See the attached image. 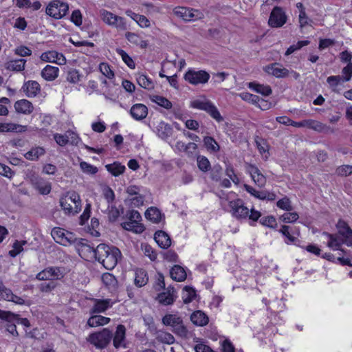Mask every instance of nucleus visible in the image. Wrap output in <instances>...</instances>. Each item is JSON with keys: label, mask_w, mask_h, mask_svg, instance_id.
Here are the masks:
<instances>
[{"label": "nucleus", "mask_w": 352, "mask_h": 352, "mask_svg": "<svg viewBox=\"0 0 352 352\" xmlns=\"http://www.w3.org/2000/svg\"><path fill=\"white\" fill-rule=\"evenodd\" d=\"M255 198L260 200L274 201L276 198V195L274 192L266 190H258Z\"/></svg>", "instance_id": "obj_50"}, {"label": "nucleus", "mask_w": 352, "mask_h": 352, "mask_svg": "<svg viewBox=\"0 0 352 352\" xmlns=\"http://www.w3.org/2000/svg\"><path fill=\"white\" fill-rule=\"evenodd\" d=\"M59 203L65 214L75 215L81 210V199L75 191H69L63 195Z\"/></svg>", "instance_id": "obj_3"}, {"label": "nucleus", "mask_w": 352, "mask_h": 352, "mask_svg": "<svg viewBox=\"0 0 352 352\" xmlns=\"http://www.w3.org/2000/svg\"><path fill=\"white\" fill-rule=\"evenodd\" d=\"M287 16L282 8L276 6L272 10L268 24L271 28H278L283 27L287 22Z\"/></svg>", "instance_id": "obj_12"}, {"label": "nucleus", "mask_w": 352, "mask_h": 352, "mask_svg": "<svg viewBox=\"0 0 352 352\" xmlns=\"http://www.w3.org/2000/svg\"><path fill=\"white\" fill-rule=\"evenodd\" d=\"M80 167L82 170L87 174L94 175L98 172V168L86 162H82L80 163Z\"/></svg>", "instance_id": "obj_59"}, {"label": "nucleus", "mask_w": 352, "mask_h": 352, "mask_svg": "<svg viewBox=\"0 0 352 352\" xmlns=\"http://www.w3.org/2000/svg\"><path fill=\"white\" fill-rule=\"evenodd\" d=\"M101 20L107 25L114 28L119 31H126L129 29L126 19L113 14L104 9L99 11Z\"/></svg>", "instance_id": "obj_4"}, {"label": "nucleus", "mask_w": 352, "mask_h": 352, "mask_svg": "<svg viewBox=\"0 0 352 352\" xmlns=\"http://www.w3.org/2000/svg\"><path fill=\"white\" fill-rule=\"evenodd\" d=\"M154 239L158 245L163 249H167L171 245L170 236L162 230H158L155 233Z\"/></svg>", "instance_id": "obj_27"}, {"label": "nucleus", "mask_w": 352, "mask_h": 352, "mask_svg": "<svg viewBox=\"0 0 352 352\" xmlns=\"http://www.w3.org/2000/svg\"><path fill=\"white\" fill-rule=\"evenodd\" d=\"M299 218V215L297 212H287L281 215L279 219L285 223H290L296 221Z\"/></svg>", "instance_id": "obj_53"}, {"label": "nucleus", "mask_w": 352, "mask_h": 352, "mask_svg": "<svg viewBox=\"0 0 352 352\" xmlns=\"http://www.w3.org/2000/svg\"><path fill=\"white\" fill-rule=\"evenodd\" d=\"M125 38L129 42L144 49L148 45L146 41L143 40L140 35L134 32H128L125 34Z\"/></svg>", "instance_id": "obj_36"}, {"label": "nucleus", "mask_w": 352, "mask_h": 352, "mask_svg": "<svg viewBox=\"0 0 352 352\" xmlns=\"http://www.w3.org/2000/svg\"><path fill=\"white\" fill-rule=\"evenodd\" d=\"M157 338L160 342L166 343L168 344L173 343L175 341L174 337L170 333L165 332V331L158 332Z\"/></svg>", "instance_id": "obj_55"}, {"label": "nucleus", "mask_w": 352, "mask_h": 352, "mask_svg": "<svg viewBox=\"0 0 352 352\" xmlns=\"http://www.w3.org/2000/svg\"><path fill=\"white\" fill-rule=\"evenodd\" d=\"M102 280L107 286H115L117 283L115 276L110 273H104L102 276Z\"/></svg>", "instance_id": "obj_58"}, {"label": "nucleus", "mask_w": 352, "mask_h": 352, "mask_svg": "<svg viewBox=\"0 0 352 352\" xmlns=\"http://www.w3.org/2000/svg\"><path fill=\"white\" fill-rule=\"evenodd\" d=\"M112 338V333L107 328H104L100 331L90 334L87 340L97 349H102L107 346Z\"/></svg>", "instance_id": "obj_8"}, {"label": "nucleus", "mask_w": 352, "mask_h": 352, "mask_svg": "<svg viewBox=\"0 0 352 352\" xmlns=\"http://www.w3.org/2000/svg\"><path fill=\"white\" fill-rule=\"evenodd\" d=\"M54 241L62 245L69 246L76 243L78 241L76 235L60 228H54L51 232Z\"/></svg>", "instance_id": "obj_9"}, {"label": "nucleus", "mask_w": 352, "mask_h": 352, "mask_svg": "<svg viewBox=\"0 0 352 352\" xmlns=\"http://www.w3.org/2000/svg\"><path fill=\"white\" fill-rule=\"evenodd\" d=\"M264 70L268 74L272 75L276 78H285L289 74V71L288 69L283 67L277 63L267 65Z\"/></svg>", "instance_id": "obj_21"}, {"label": "nucleus", "mask_w": 352, "mask_h": 352, "mask_svg": "<svg viewBox=\"0 0 352 352\" xmlns=\"http://www.w3.org/2000/svg\"><path fill=\"white\" fill-rule=\"evenodd\" d=\"M136 80L140 87L146 89L151 90L155 87L154 82L143 74H138L136 77Z\"/></svg>", "instance_id": "obj_39"}, {"label": "nucleus", "mask_w": 352, "mask_h": 352, "mask_svg": "<svg viewBox=\"0 0 352 352\" xmlns=\"http://www.w3.org/2000/svg\"><path fill=\"white\" fill-rule=\"evenodd\" d=\"M197 164L199 169L203 172H207L210 168V163L205 156L199 155L197 158Z\"/></svg>", "instance_id": "obj_51"}, {"label": "nucleus", "mask_w": 352, "mask_h": 352, "mask_svg": "<svg viewBox=\"0 0 352 352\" xmlns=\"http://www.w3.org/2000/svg\"><path fill=\"white\" fill-rule=\"evenodd\" d=\"M279 232L284 236L286 239L285 243L297 245L298 236L300 235V229L296 226L283 225L280 227Z\"/></svg>", "instance_id": "obj_15"}, {"label": "nucleus", "mask_w": 352, "mask_h": 352, "mask_svg": "<svg viewBox=\"0 0 352 352\" xmlns=\"http://www.w3.org/2000/svg\"><path fill=\"white\" fill-rule=\"evenodd\" d=\"M184 79L194 85L205 84L210 79V74L204 70L188 69L184 75Z\"/></svg>", "instance_id": "obj_11"}, {"label": "nucleus", "mask_w": 352, "mask_h": 352, "mask_svg": "<svg viewBox=\"0 0 352 352\" xmlns=\"http://www.w3.org/2000/svg\"><path fill=\"white\" fill-rule=\"evenodd\" d=\"M105 168L112 175L118 177L124 173L126 168L120 162H115L113 164H107Z\"/></svg>", "instance_id": "obj_41"}, {"label": "nucleus", "mask_w": 352, "mask_h": 352, "mask_svg": "<svg viewBox=\"0 0 352 352\" xmlns=\"http://www.w3.org/2000/svg\"><path fill=\"white\" fill-rule=\"evenodd\" d=\"M96 258L108 270H113L121 258L118 248L104 243L99 244L96 248Z\"/></svg>", "instance_id": "obj_1"}, {"label": "nucleus", "mask_w": 352, "mask_h": 352, "mask_svg": "<svg viewBox=\"0 0 352 352\" xmlns=\"http://www.w3.org/2000/svg\"><path fill=\"white\" fill-rule=\"evenodd\" d=\"M126 193L130 196H136L141 192H145L146 190L144 188L135 185L129 186L126 189Z\"/></svg>", "instance_id": "obj_60"}, {"label": "nucleus", "mask_w": 352, "mask_h": 352, "mask_svg": "<svg viewBox=\"0 0 352 352\" xmlns=\"http://www.w3.org/2000/svg\"><path fill=\"white\" fill-rule=\"evenodd\" d=\"M81 78V75L77 69H72L67 72L66 79L71 83H78Z\"/></svg>", "instance_id": "obj_54"}, {"label": "nucleus", "mask_w": 352, "mask_h": 352, "mask_svg": "<svg viewBox=\"0 0 352 352\" xmlns=\"http://www.w3.org/2000/svg\"><path fill=\"white\" fill-rule=\"evenodd\" d=\"M122 228L129 231H132L137 234L142 233L145 228L141 222L130 221L122 223Z\"/></svg>", "instance_id": "obj_34"}, {"label": "nucleus", "mask_w": 352, "mask_h": 352, "mask_svg": "<svg viewBox=\"0 0 352 352\" xmlns=\"http://www.w3.org/2000/svg\"><path fill=\"white\" fill-rule=\"evenodd\" d=\"M276 206L279 208L286 211H291L292 210L291 201L287 197H284L278 200L276 203Z\"/></svg>", "instance_id": "obj_62"}, {"label": "nucleus", "mask_w": 352, "mask_h": 352, "mask_svg": "<svg viewBox=\"0 0 352 352\" xmlns=\"http://www.w3.org/2000/svg\"><path fill=\"white\" fill-rule=\"evenodd\" d=\"M337 228L340 235L351 241L352 240V230L349 227L345 221L339 220L337 223Z\"/></svg>", "instance_id": "obj_42"}, {"label": "nucleus", "mask_w": 352, "mask_h": 352, "mask_svg": "<svg viewBox=\"0 0 352 352\" xmlns=\"http://www.w3.org/2000/svg\"><path fill=\"white\" fill-rule=\"evenodd\" d=\"M196 296L195 290L190 287L185 286L182 290V297L185 304L191 302Z\"/></svg>", "instance_id": "obj_44"}, {"label": "nucleus", "mask_w": 352, "mask_h": 352, "mask_svg": "<svg viewBox=\"0 0 352 352\" xmlns=\"http://www.w3.org/2000/svg\"><path fill=\"white\" fill-rule=\"evenodd\" d=\"M51 281L55 280H60L65 276V270L63 267L52 266L48 267Z\"/></svg>", "instance_id": "obj_45"}, {"label": "nucleus", "mask_w": 352, "mask_h": 352, "mask_svg": "<svg viewBox=\"0 0 352 352\" xmlns=\"http://www.w3.org/2000/svg\"><path fill=\"white\" fill-rule=\"evenodd\" d=\"M230 212L237 219L242 220L248 218L256 221L261 217V212L254 209L250 210L241 199H236L229 202Z\"/></svg>", "instance_id": "obj_2"}, {"label": "nucleus", "mask_w": 352, "mask_h": 352, "mask_svg": "<svg viewBox=\"0 0 352 352\" xmlns=\"http://www.w3.org/2000/svg\"><path fill=\"white\" fill-rule=\"evenodd\" d=\"M162 322L166 326H170L173 328L175 333L182 338H186L188 331L184 326L183 320L180 316L177 314H166L162 318Z\"/></svg>", "instance_id": "obj_5"}, {"label": "nucleus", "mask_w": 352, "mask_h": 352, "mask_svg": "<svg viewBox=\"0 0 352 352\" xmlns=\"http://www.w3.org/2000/svg\"><path fill=\"white\" fill-rule=\"evenodd\" d=\"M170 131V128L168 124H166L164 122H162L159 125L158 128V135L162 138L165 139L169 136Z\"/></svg>", "instance_id": "obj_61"}, {"label": "nucleus", "mask_w": 352, "mask_h": 352, "mask_svg": "<svg viewBox=\"0 0 352 352\" xmlns=\"http://www.w3.org/2000/svg\"><path fill=\"white\" fill-rule=\"evenodd\" d=\"M176 298V291L173 287H168L166 292L160 294L157 296L158 301L164 305H169L174 302Z\"/></svg>", "instance_id": "obj_24"}, {"label": "nucleus", "mask_w": 352, "mask_h": 352, "mask_svg": "<svg viewBox=\"0 0 352 352\" xmlns=\"http://www.w3.org/2000/svg\"><path fill=\"white\" fill-rule=\"evenodd\" d=\"M22 89L26 96L32 98L35 97L39 94L41 91V86L39 83L35 80H28L23 84Z\"/></svg>", "instance_id": "obj_23"}, {"label": "nucleus", "mask_w": 352, "mask_h": 352, "mask_svg": "<svg viewBox=\"0 0 352 352\" xmlns=\"http://www.w3.org/2000/svg\"><path fill=\"white\" fill-rule=\"evenodd\" d=\"M59 74V69L57 67L50 65H46L41 71V75L45 80L53 81Z\"/></svg>", "instance_id": "obj_28"}, {"label": "nucleus", "mask_w": 352, "mask_h": 352, "mask_svg": "<svg viewBox=\"0 0 352 352\" xmlns=\"http://www.w3.org/2000/svg\"><path fill=\"white\" fill-rule=\"evenodd\" d=\"M190 107L207 112L213 119L218 122L223 121V117L216 106L209 100L197 99L191 102Z\"/></svg>", "instance_id": "obj_6"}, {"label": "nucleus", "mask_w": 352, "mask_h": 352, "mask_svg": "<svg viewBox=\"0 0 352 352\" xmlns=\"http://www.w3.org/2000/svg\"><path fill=\"white\" fill-rule=\"evenodd\" d=\"M69 11L67 3L61 0H52L47 4L45 13L55 19H60L65 16Z\"/></svg>", "instance_id": "obj_7"}, {"label": "nucleus", "mask_w": 352, "mask_h": 352, "mask_svg": "<svg viewBox=\"0 0 352 352\" xmlns=\"http://www.w3.org/2000/svg\"><path fill=\"white\" fill-rule=\"evenodd\" d=\"M14 108L18 113L26 115L30 114L34 110L32 102L25 99L16 101L14 103Z\"/></svg>", "instance_id": "obj_29"}, {"label": "nucleus", "mask_w": 352, "mask_h": 352, "mask_svg": "<svg viewBox=\"0 0 352 352\" xmlns=\"http://www.w3.org/2000/svg\"><path fill=\"white\" fill-rule=\"evenodd\" d=\"M99 69L107 78L113 79L114 78V72L112 71L109 64L106 63H100L99 65Z\"/></svg>", "instance_id": "obj_56"}, {"label": "nucleus", "mask_w": 352, "mask_h": 352, "mask_svg": "<svg viewBox=\"0 0 352 352\" xmlns=\"http://www.w3.org/2000/svg\"><path fill=\"white\" fill-rule=\"evenodd\" d=\"M135 274L134 283L137 287H142L147 284L148 278L144 270L138 269Z\"/></svg>", "instance_id": "obj_38"}, {"label": "nucleus", "mask_w": 352, "mask_h": 352, "mask_svg": "<svg viewBox=\"0 0 352 352\" xmlns=\"http://www.w3.org/2000/svg\"><path fill=\"white\" fill-rule=\"evenodd\" d=\"M30 183L33 188L42 195H49L52 190V184L38 175H32L30 177Z\"/></svg>", "instance_id": "obj_14"}, {"label": "nucleus", "mask_w": 352, "mask_h": 352, "mask_svg": "<svg viewBox=\"0 0 352 352\" xmlns=\"http://www.w3.org/2000/svg\"><path fill=\"white\" fill-rule=\"evenodd\" d=\"M0 319L6 320L8 322H16L26 327H30V323L27 318H20L19 315L10 311L0 309Z\"/></svg>", "instance_id": "obj_19"}, {"label": "nucleus", "mask_w": 352, "mask_h": 352, "mask_svg": "<svg viewBox=\"0 0 352 352\" xmlns=\"http://www.w3.org/2000/svg\"><path fill=\"white\" fill-rule=\"evenodd\" d=\"M45 153V150L41 146H36L25 153L24 157L31 161L37 160Z\"/></svg>", "instance_id": "obj_40"}, {"label": "nucleus", "mask_w": 352, "mask_h": 352, "mask_svg": "<svg viewBox=\"0 0 352 352\" xmlns=\"http://www.w3.org/2000/svg\"><path fill=\"white\" fill-rule=\"evenodd\" d=\"M173 14L185 21H193L203 19L204 16L203 12L199 10L180 6L174 8Z\"/></svg>", "instance_id": "obj_10"}, {"label": "nucleus", "mask_w": 352, "mask_h": 352, "mask_svg": "<svg viewBox=\"0 0 352 352\" xmlns=\"http://www.w3.org/2000/svg\"><path fill=\"white\" fill-rule=\"evenodd\" d=\"M0 300H4L13 302L17 305H24L25 300L20 296H18L12 293L10 289L7 288L0 278Z\"/></svg>", "instance_id": "obj_16"}, {"label": "nucleus", "mask_w": 352, "mask_h": 352, "mask_svg": "<svg viewBox=\"0 0 352 352\" xmlns=\"http://www.w3.org/2000/svg\"><path fill=\"white\" fill-rule=\"evenodd\" d=\"M145 199V192H141L140 194L131 198V204L134 207H140L144 205Z\"/></svg>", "instance_id": "obj_57"}, {"label": "nucleus", "mask_w": 352, "mask_h": 352, "mask_svg": "<svg viewBox=\"0 0 352 352\" xmlns=\"http://www.w3.org/2000/svg\"><path fill=\"white\" fill-rule=\"evenodd\" d=\"M292 126L295 127H305L308 129H311L317 131H321L324 129L323 124L314 120H305L300 122H292Z\"/></svg>", "instance_id": "obj_25"}, {"label": "nucleus", "mask_w": 352, "mask_h": 352, "mask_svg": "<svg viewBox=\"0 0 352 352\" xmlns=\"http://www.w3.org/2000/svg\"><path fill=\"white\" fill-rule=\"evenodd\" d=\"M116 52L120 55L124 63L131 69H134L135 64L131 57L123 50L118 48Z\"/></svg>", "instance_id": "obj_48"}, {"label": "nucleus", "mask_w": 352, "mask_h": 352, "mask_svg": "<svg viewBox=\"0 0 352 352\" xmlns=\"http://www.w3.org/2000/svg\"><path fill=\"white\" fill-rule=\"evenodd\" d=\"M26 244V241H15L12 245V250L9 251V255L11 257H16L19 254L23 251V246Z\"/></svg>", "instance_id": "obj_47"}, {"label": "nucleus", "mask_w": 352, "mask_h": 352, "mask_svg": "<svg viewBox=\"0 0 352 352\" xmlns=\"http://www.w3.org/2000/svg\"><path fill=\"white\" fill-rule=\"evenodd\" d=\"M0 131L1 132L23 133L27 131V126L12 122L1 123Z\"/></svg>", "instance_id": "obj_33"}, {"label": "nucleus", "mask_w": 352, "mask_h": 352, "mask_svg": "<svg viewBox=\"0 0 352 352\" xmlns=\"http://www.w3.org/2000/svg\"><path fill=\"white\" fill-rule=\"evenodd\" d=\"M336 174L340 176H348L352 175V166L342 165L336 168Z\"/></svg>", "instance_id": "obj_63"}, {"label": "nucleus", "mask_w": 352, "mask_h": 352, "mask_svg": "<svg viewBox=\"0 0 352 352\" xmlns=\"http://www.w3.org/2000/svg\"><path fill=\"white\" fill-rule=\"evenodd\" d=\"M170 277L178 282L184 281L186 278V272L180 265H174L170 271Z\"/></svg>", "instance_id": "obj_35"}, {"label": "nucleus", "mask_w": 352, "mask_h": 352, "mask_svg": "<svg viewBox=\"0 0 352 352\" xmlns=\"http://www.w3.org/2000/svg\"><path fill=\"white\" fill-rule=\"evenodd\" d=\"M91 316L88 319L87 324L89 327H98L108 324L110 322V318L102 316L101 315L91 314Z\"/></svg>", "instance_id": "obj_30"}, {"label": "nucleus", "mask_w": 352, "mask_h": 352, "mask_svg": "<svg viewBox=\"0 0 352 352\" xmlns=\"http://www.w3.org/2000/svg\"><path fill=\"white\" fill-rule=\"evenodd\" d=\"M41 59L47 63H54L59 65H63L66 63V58L62 53L56 51H47L41 55Z\"/></svg>", "instance_id": "obj_18"}, {"label": "nucleus", "mask_w": 352, "mask_h": 352, "mask_svg": "<svg viewBox=\"0 0 352 352\" xmlns=\"http://www.w3.org/2000/svg\"><path fill=\"white\" fill-rule=\"evenodd\" d=\"M190 320L197 326L204 327L209 322L208 316L201 311H194L190 316Z\"/></svg>", "instance_id": "obj_31"}, {"label": "nucleus", "mask_w": 352, "mask_h": 352, "mask_svg": "<svg viewBox=\"0 0 352 352\" xmlns=\"http://www.w3.org/2000/svg\"><path fill=\"white\" fill-rule=\"evenodd\" d=\"M247 170L256 185L260 188L265 186L267 182L266 177L256 166L248 164L247 166Z\"/></svg>", "instance_id": "obj_17"}, {"label": "nucleus", "mask_w": 352, "mask_h": 352, "mask_svg": "<svg viewBox=\"0 0 352 352\" xmlns=\"http://www.w3.org/2000/svg\"><path fill=\"white\" fill-rule=\"evenodd\" d=\"M152 101L166 109H170L172 107V103L167 98L160 96H153Z\"/></svg>", "instance_id": "obj_52"}, {"label": "nucleus", "mask_w": 352, "mask_h": 352, "mask_svg": "<svg viewBox=\"0 0 352 352\" xmlns=\"http://www.w3.org/2000/svg\"><path fill=\"white\" fill-rule=\"evenodd\" d=\"M126 328L122 324H119L113 336V342L116 348L124 346Z\"/></svg>", "instance_id": "obj_26"}, {"label": "nucleus", "mask_w": 352, "mask_h": 352, "mask_svg": "<svg viewBox=\"0 0 352 352\" xmlns=\"http://www.w3.org/2000/svg\"><path fill=\"white\" fill-rule=\"evenodd\" d=\"M25 63L23 58L10 60L6 63L5 67L10 71L21 72L25 69Z\"/></svg>", "instance_id": "obj_32"}, {"label": "nucleus", "mask_w": 352, "mask_h": 352, "mask_svg": "<svg viewBox=\"0 0 352 352\" xmlns=\"http://www.w3.org/2000/svg\"><path fill=\"white\" fill-rule=\"evenodd\" d=\"M249 88L254 90V91L261 94L264 96H270L272 93V90L269 85H261L254 82H250L248 85Z\"/></svg>", "instance_id": "obj_37"}, {"label": "nucleus", "mask_w": 352, "mask_h": 352, "mask_svg": "<svg viewBox=\"0 0 352 352\" xmlns=\"http://www.w3.org/2000/svg\"><path fill=\"white\" fill-rule=\"evenodd\" d=\"M342 74L343 81L347 82L351 80L352 77V63H348L347 65L342 69Z\"/></svg>", "instance_id": "obj_64"}, {"label": "nucleus", "mask_w": 352, "mask_h": 352, "mask_svg": "<svg viewBox=\"0 0 352 352\" xmlns=\"http://www.w3.org/2000/svg\"><path fill=\"white\" fill-rule=\"evenodd\" d=\"M310 43L309 40H304L298 41L296 44H293L286 50L285 55L289 56L295 52L300 50L302 47L308 45Z\"/></svg>", "instance_id": "obj_49"}, {"label": "nucleus", "mask_w": 352, "mask_h": 352, "mask_svg": "<svg viewBox=\"0 0 352 352\" xmlns=\"http://www.w3.org/2000/svg\"><path fill=\"white\" fill-rule=\"evenodd\" d=\"M94 305L89 310L90 314L103 313L112 305L111 299L92 298Z\"/></svg>", "instance_id": "obj_20"}, {"label": "nucleus", "mask_w": 352, "mask_h": 352, "mask_svg": "<svg viewBox=\"0 0 352 352\" xmlns=\"http://www.w3.org/2000/svg\"><path fill=\"white\" fill-rule=\"evenodd\" d=\"M204 143L205 146L208 151L212 152H217L219 151L220 147L215 140L210 136H206L204 138Z\"/></svg>", "instance_id": "obj_46"}, {"label": "nucleus", "mask_w": 352, "mask_h": 352, "mask_svg": "<svg viewBox=\"0 0 352 352\" xmlns=\"http://www.w3.org/2000/svg\"><path fill=\"white\" fill-rule=\"evenodd\" d=\"M130 114L134 120L138 121L142 120L147 116L148 108L144 104H135L131 107L130 109Z\"/></svg>", "instance_id": "obj_22"}, {"label": "nucleus", "mask_w": 352, "mask_h": 352, "mask_svg": "<svg viewBox=\"0 0 352 352\" xmlns=\"http://www.w3.org/2000/svg\"><path fill=\"white\" fill-rule=\"evenodd\" d=\"M145 217L153 223H158L161 220L162 214L157 208L151 207L145 212Z\"/></svg>", "instance_id": "obj_43"}, {"label": "nucleus", "mask_w": 352, "mask_h": 352, "mask_svg": "<svg viewBox=\"0 0 352 352\" xmlns=\"http://www.w3.org/2000/svg\"><path fill=\"white\" fill-rule=\"evenodd\" d=\"M327 239V245L332 250H342L341 246L343 243L346 244L348 246H352V242L351 240L344 238L341 235L338 234H329L327 232H323Z\"/></svg>", "instance_id": "obj_13"}]
</instances>
